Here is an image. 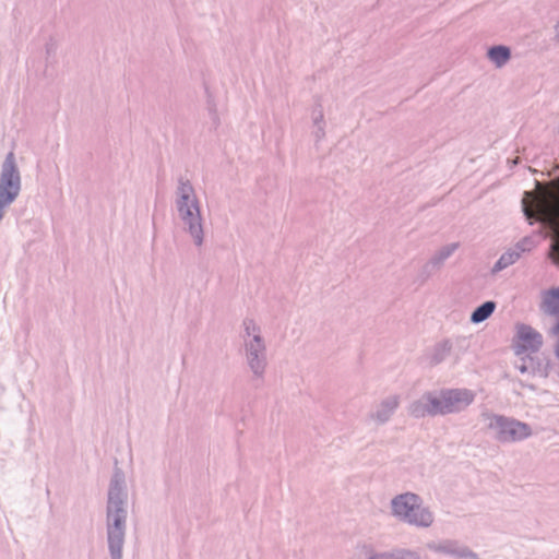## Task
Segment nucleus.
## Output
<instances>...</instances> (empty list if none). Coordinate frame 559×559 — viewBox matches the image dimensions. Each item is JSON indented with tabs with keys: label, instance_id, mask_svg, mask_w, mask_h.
Wrapping results in <instances>:
<instances>
[{
	"label": "nucleus",
	"instance_id": "f257e3e1",
	"mask_svg": "<svg viewBox=\"0 0 559 559\" xmlns=\"http://www.w3.org/2000/svg\"><path fill=\"white\" fill-rule=\"evenodd\" d=\"M127 502L124 473L120 468H115L106 504V540L110 559H122L127 534Z\"/></svg>",
	"mask_w": 559,
	"mask_h": 559
},
{
	"label": "nucleus",
	"instance_id": "f03ea898",
	"mask_svg": "<svg viewBox=\"0 0 559 559\" xmlns=\"http://www.w3.org/2000/svg\"><path fill=\"white\" fill-rule=\"evenodd\" d=\"M175 205L183 230L197 247H201L204 242V229L200 201L192 183L182 177L178 179Z\"/></svg>",
	"mask_w": 559,
	"mask_h": 559
},
{
	"label": "nucleus",
	"instance_id": "7ed1b4c3",
	"mask_svg": "<svg viewBox=\"0 0 559 559\" xmlns=\"http://www.w3.org/2000/svg\"><path fill=\"white\" fill-rule=\"evenodd\" d=\"M534 215L551 240L549 257L559 265V176L535 200Z\"/></svg>",
	"mask_w": 559,
	"mask_h": 559
},
{
	"label": "nucleus",
	"instance_id": "20e7f679",
	"mask_svg": "<svg viewBox=\"0 0 559 559\" xmlns=\"http://www.w3.org/2000/svg\"><path fill=\"white\" fill-rule=\"evenodd\" d=\"M240 338L247 367L254 379L263 380L267 368V346L261 325L252 318H245Z\"/></svg>",
	"mask_w": 559,
	"mask_h": 559
},
{
	"label": "nucleus",
	"instance_id": "39448f33",
	"mask_svg": "<svg viewBox=\"0 0 559 559\" xmlns=\"http://www.w3.org/2000/svg\"><path fill=\"white\" fill-rule=\"evenodd\" d=\"M390 511L397 521L416 528L426 530L435 523L433 511L424 503L419 495L412 491L393 497L390 502Z\"/></svg>",
	"mask_w": 559,
	"mask_h": 559
},
{
	"label": "nucleus",
	"instance_id": "423d86ee",
	"mask_svg": "<svg viewBox=\"0 0 559 559\" xmlns=\"http://www.w3.org/2000/svg\"><path fill=\"white\" fill-rule=\"evenodd\" d=\"M483 417L487 421V429L501 443L518 442L532 435L530 425L514 418L489 413H484Z\"/></svg>",
	"mask_w": 559,
	"mask_h": 559
},
{
	"label": "nucleus",
	"instance_id": "0eeeda50",
	"mask_svg": "<svg viewBox=\"0 0 559 559\" xmlns=\"http://www.w3.org/2000/svg\"><path fill=\"white\" fill-rule=\"evenodd\" d=\"M22 180L15 155L9 152L0 170V198L15 201L21 192Z\"/></svg>",
	"mask_w": 559,
	"mask_h": 559
},
{
	"label": "nucleus",
	"instance_id": "6e6552de",
	"mask_svg": "<svg viewBox=\"0 0 559 559\" xmlns=\"http://www.w3.org/2000/svg\"><path fill=\"white\" fill-rule=\"evenodd\" d=\"M440 416L464 412L476 394L468 389H442L437 391Z\"/></svg>",
	"mask_w": 559,
	"mask_h": 559
},
{
	"label": "nucleus",
	"instance_id": "1a4fd4ad",
	"mask_svg": "<svg viewBox=\"0 0 559 559\" xmlns=\"http://www.w3.org/2000/svg\"><path fill=\"white\" fill-rule=\"evenodd\" d=\"M426 548L436 555L451 559H479L475 551L457 539L429 540L426 543Z\"/></svg>",
	"mask_w": 559,
	"mask_h": 559
},
{
	"label": "nucleus",
	"instance_id": "9d476101",
	"mask_svg": "<svg viewBox=\"0 0 559 559\" xmlns=\"http://www.w3.org/2000/svg\"><path fill=\"white\" fill-rule=\"evenodd\" d=\"M408 414L414 418L440 416L437 391L424 393L408 406Z\"/></svg>",
	"mask_w": 559,
	"mask_h": 559
},
{
	"label": "nucleus",
	"instance_id": "9b49d317",
	"mask_svg": "<svg viewBox=\"0 0 559 559\" xmlns=\"http://www.w3.org/2000/svg\"><path fill=\"white\" fill-rule=\"evenodd\" d=\"M516 337L519 340L516 354L525 352L536 353L543 345V336L539 332L527 324H518Z\"/></svg>",
	"mask_w": 559,
	"mask_h": 559
},
{
	"label": "nucleus",
	"instance_id": "f8f14e48",
	"mask_svg": "<svg viewBox=\"0 0 559 559\" xmlns=\"http://www.w3.org/2000/svg\"><path fill=\"white\" fill-rule=\"evenodd\" d=\"M400 403L401 399L397 394H392L384 397L378 404H376L373 409L370 412V419L378 425L388 423L399 408Z\"/></svg>",
	"mask_w": 559,
	"mask_h": 559
},
{
	"label": "nucleus",
	"instance_id": "ddd939ff",
	"mask_svg": "<svg viewBox=\"0 0 559 559\" xmlns=\"http://www.w3.org/2000/svg\"><path fill=\"white\" fill-rule=\"evenodd\" d=\"M515 368L522 373L527 376H539L547 377L548 376V362L544 361L537 356H532L527 354L520 358L518 362H515Z\"/></svg>",
	"mask_w": 559,
	"mask_h": 559
},
{
	"label": "nucleus",
	"instance_id": "4468645a",
	"mask_svg": "<svg viewBox=\"0 0 559 559\" xmlns=\"http://www.w3.org/2000/svg\"><path fill=\"white\" fill-rule=\"evenodd\" d=\"M457 248V242H452L440 248L425 264L424 272L430 274L432 271L439 270Z\"/></svg>",
	"mask_w": 559,
	"mask_h": 559
},
{
	"label": "nucleus",
	"instance_id": "2eb2a0df",
	"mask_svg": "<svg viewBox=\"0 0 559 559\" xmlns=\"http://www.w3.org/2000/svg\"><path fill=\"white\" fill-rule=\"evenodd\" d=\"M540 309L549 316L559 314V287L548 289L543 294Z\"/></svg>",
	"mask_w": 559,
	"mask_h": 559
},
{
	"label": "nucleus",
	"instance_id": "dca6fc26",
	"mask_svg": "<svg viewBox=\"0 0 559 559\" xmlns=\"http://www.w3.org/2000/svg\"><path fill=\"white\" fill-rule=\"evenodd\" d=\"M487 57L497 68H502L511 59V50L503 45L492 46L488 49Z\"/></svg>",
	"mask_w": 559,
	"mask_h": 559
},
{
	"label": "nucleus",
	"instance_id": "f3484780",
	"mask_svg": "<svg viewBox=\"0 0 559 559\" xmlns=\"http://www.w3.org/2000/svg\"><path fill=\"white\" fill-rule=\"evenodd\" d=\"M312 122L314 127L313 135L317 141H321L325 135V122L322 105L318 102L312 109Z\"/></svg>",
	"mask_w": 559,
	"mask_h": 559
},
{
	"label": "nucleus",
	"instance_id": "a211bd4d",
	"mask_svg": "<svg viewBox=\"0 0 559 559\" xmlns=\"http://www.w3.org/2000/svg\"><path fill=\"white\" fill-rule=\"evenodd\" d=\"M452 345L449 341H443L433 346L428 359L430 365H438L442 362L451 352Z\"/></svg>",
	"mask_w": 559,
	"mask_h": 559
},
{
	"label": "nucleus",
	"instance_id": "6ab92c4d",
	"mask_svg": "<svg viewBox=\"0 0 559 559\" xmlns=\"http://www.w3.org/2000/svg\"><path fill=\"white\" fill-rule=\"evenodd\" d=\"M521 255L518 253V251L514 248H510L508 251H506L501 257L498 259V261L492 266L491 272L498 273L508 266L514 264Z\"/></svg>",
	"mask_w": 559,
	"mask_h": 559
},
{
	"label": "nucleus",
	"instance_id": "aec40b11",
	"mask_svg": "<svg viewBox=\"0 0 559 559\" xmlns=\"http://www.w3.org/2000/svg\"><path fill=\"white\" fill-rule=\"evenodd\" d=\"M496 302L495 301H485L480 306H478L471 316V321L473 323H480L487 320L495 311Z\"/></svg>",
	"mask_w": 559,
	"mask_h": 559
},
{
	"label": "nucleus",
	"instance_id": "412c9836",
	"mask_svg": "<svg viewBox=\"0 0 559 559\" xmlns=\"http://www.w3.org/2000/svg\"><path fill=\"white\" fill-rule=\"evenodd\" d=\"M384 552L386 559H421L419 552L413 549L400 548Z\"/></svg>",
	"mask_w": 559,
	"mask_h": 559
},
{
	"label": "nucleus",
	"instance_id": "4be33fe9",
	"mask_svg": "<svg viewBox=\"0 0 559 559\" xmlns=\"http://www.w3.org/2000/svg\"><path fill=\"white\" fill-rule=\"evenodd\" d=\"M534 240L531 237H524L521 239L513 248L518 251L520 255L526 251H531L534 247Z\"/></svg>",
	"mask_w": 559,
	"mask_h": 559
},
{
	"label": "nucleus",
	"instance_id": "5701e85b",
	"mask_svg": "<svg viewBox=\"0 0 559 559\" xmlns=\"http://www.w3.org/2000/svg\"><path fill=\"white\" fill-rule=\"evenodd\" d=\"M207 109H209V115L212 120V124L214 126V128H217L219 126L221 121H219V117L217 114L216 105L212 102H209Z\"/></svg>",
	"mask_w": 559,
	"mask_h": 559
},
{
	"label": "nucleus",
	"instance_id": "b1692460",
	"mask_svg": "<svg viewBox=\"0 0 559 559\" xmlns=\"http://www.w3.org/2000/svg\"><path fill=\"white\" fill-rule=\"evenodd\" d=\"M12 203H13V201H9V200L0 198V222L4 217L5 209L9 207Z\"/></svg>",
	"mask_w": 559,
	"mask_h": 559
},
{
	"label": "nucleus",
	"instance_id": "393cba45",
	"mask_svg": "<svg viewBox=\"0 0 559 559\" xmlns=\"http://www.w3.org/2000/svg\"><path fill=\"white\" fill-rule=\"evenodd\" d=\"M551 333L554 335H559V320L557 321V323L551 328Z\"/></svg>",
	"mask_w": 559,
	"mask_h": 559
},
{
	"label": "nucleus",
	"instance_id": "a878e982",
	"mask_svg": "<svg viewBox=\"0 0 559 559\" xmlns=\"http://www.w3.org/2000/svg\"><path fill=\"white\" fill-rule=\"evenodd\" d=\"M555 38L559 43V22L555 26Z\"/></svg>",
	"mask_w": 559,
	"mask_h": 559
},
{
	"label": "nucleus",
	"instance_id": "bb28decb",
	"mask_svg": "<svg viewBox=\"0 0 559 559\" xmlns=\"http://www.w3.org/2000/svg\"><path fill=\"white\" fill-rule=\"evenodd\" d=\"M524 213H525V216H526L527 218H530V212L526 210V207H524Z\"/></svg>",
	"mask_w": 559,
	"mask_h": 559
}]
</instances>
